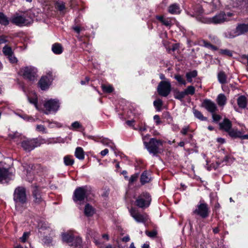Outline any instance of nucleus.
I'll list each match as a JSON object with an SVG mask.
<instances>
[{"mask_svg":"<svg viewBox=\"0 0 248 248\" xmlns=\"http://www.w3.org/2000/svg\"><path fill=\"white\" fill-rule=\"evenodd\" d=\"M154 120L156 125H158L161 124V121H160V117L158 115H155L154 116Z\"/></svg>","mask_w":248,"mask_h":248,"instance_id":"052dcab7","label":"nucleus"},{"mask_svg":"<svg viewBox=\"0 0 248 248\" xmlns=\"http://www.w3.org/2000/svg\"><path fill=\"white\" fill-rule=\"evenodd\" d=\"M204 10L203 9V6L200 4H195L192 8V14H189L192 17H194L197 20L203 23L204 20L207 19L203 16ZM189 15V14H188Z\"/></svg>","mask_w":248,"mask_h":248,"instance_id":"9b49d317","label":"nucleus"},{"mask_svg":"<svg viewBox=\"0 0 248 248\" xmlns=\"http://www.w3.org/2000/svg\"><path fill=\"white\" fill-rule=\"evenodd\" d=\"M19 116L21 118H23L24 120L26 121H30L32 119V118L30 117L29 116L26 115H19Z\"/></svg>","mask_w":248,"mask_h":248,"instance_id":"338daca9","label":"nucleus"},{"mask_svg":"<svg viewBox=\"0 0 248 248\" xmlns=\"http://www.w3.org/2000/svg\"><path fill=\"white\" fill-rule=\"evenodd\" d=\"M43 242L46 245H50L52 242L51 237L45 236L43 239Z\"/></svg>","mask_w":248,"mask_h":248,"instance_id":"3c124183","label":"nucleus"},{"mask_svg":"<svg viewBox=\"0 0 248 248\" xmlns=\"http://www.w3.org/2000/svg\"><path fill=\"white\" fill-rule=\"evenodd\" d=\"M151 180L150 177L149 176L148 174V172L146 171H144L141 175L140 176V183L142 185H144L145 184L148 183L150 182Z\"/></svg>","mask_w":248,"mask_h":248,"instance_id":"c756f323","label":"nucleus"},{"mask_svg":"<svg viewBox=\"0 0 248 248\" xmlns=\"http://www.w3.org/2000/svg\"><path fill=\"white\" fill-rule=\"evenodd\" d=\"M237 104L238 106L244 108L247 106V98L244 96H241L237 99Z\"/></svg>","mask_w":248,"mask_h":248,"instance_id":"7c9ffc66","label":"nucleus"},{"mask_svg":"<svg viewBox=\"0 0 248 248\" xmlns=\"http://www.w3.org/2000/svg\"><path fill=\"white\" fill-rule=\"evenodd\" d=\"M14 178V174L9 169L0 168V182L8 181Z\"/></svg>","mask_w":248,"mask_h":248,"instance_id":"aec40b11","label":"nucleus"},{"mask_svg":"<svg viewBox=\"0 0 248 248\" xmlns=\"http://www.w3.org/2000/svg\"><path fill=\"white\" fill-rule=\"evenodd\" d=\"M62 239L63 242L68 243L70 246L80 248L82 243L81 238L78 236H75L72 232L63 233Z\"/></svg>","mask_w":248,"mask_h":248,"instance_id":"39448f33","label":"nucleus"},{"mask_svg":"<svg viewBox=\"0 0 248 248\" xmlns=\"http://www.w3.org/2000/svg\"><path fill=\"white\" fill-rule=\"evenodd\" d=\"M162 105L163 102L160 99H156L154 101V105L157 111L161 110Z\"/></svg>","mask_w":248,"mask_h":248,"instance_id":"c03bdc74","label":"nucleus"},{"mask_svg":"<svg viewBox=\"0 0 248 248\" xmlns=\"http://www.w3.org/2000/svg\"><path fill=\"white\" fill-rule=\"evenodd\" d=\"M8 58L9 61L11 63H16L17 62V59L16 58V57L14 56V54H11L7 57Z\"/></svg>","mask_w":248,"mask_h":248,"instance_id":"5fc2aeb1","label":"nucleus"},{"mask_svg":"<svg viewBox=\"0 0 248 248\" xmlns=\"http://www.w3.org/2000/svg\"><path fill=\"white\" fill-rule=\"evenodd\" d=\"M246 128H242L240 130L233 128L229 132V136L233 138H240L242 140L248 139V134H245Z\"/></svg>","mask_w":248,"mask_h":248,"instance_id":"f3484780","label":"nucleus"},{"mask_svg":"<svg viewBox=\"0 0 248 248\" xmlns=\"http://www.w3.org/2000/svg\"><path fill=\"white\" fill-rule=\"evenodd\" d=\"M34 16L31 12H28L26 16L15 14L11 19V22L19 27L28 26L31 24L33 21Z\"/></svg>","mask_w":248,"mask_h":248,"instance_id":"f03ea898","label":"nucleus"},{"mask_svg":"<svg viewBox=\"0 0 248 248\" xmlns=\"http://www.w3.org/2000/svg\"><path fill=\"white\" fill-rule=\"evenodd\" d=\"M193 213L203 218H205L209 215L210 209L206 203L200 202L197 205Z\"/></svg>","mask_w":248,"mask_h":248,"instance_id":"1a4fd4ad","label":"nucleus"},{"mask_svg":"<svg viewBox=\"0 0 248 248\" xmlns=\"http://www.w3.org/2000/svg\"><path fill=\"white\" fill-rule=\"evenodd\" d=\"M193 114L197 118L199 119L201 121H206L207 118L204 117L202 112L197 109H194L193 110Z\"/></svg>","mask_w":248,"mask_h":248,"instance_id":"4c0bfd02","label":"nucleus"},{"mask_svg":"<svg viewBox=\"0 0 248 248\" xmlns=\"http://www.w3.org/2000/svg\"><path fill=\"white\" fill-rule=\"evenodd\" d=\"M8 42L7 37L5 36H0V44H4Z\"/></svg>","mask_w":248,"mask_h":248,"instance_id":"680f3d73","label":"nucleus"},{"mask_svg":"<svg viewBox=\"0 0 248 248\" xmlns=\"http://www.w3.org/2000/svg\"><path fill=\"white\" fill-rule=\"evenodd\" d=\"M57 6L59 10L62 11L65 9V5L62 2H57Z\"/></svg>","mask_w":248,"mask_h":248,"instance_id":"13d9d810","label":"nucleus"},{"mask_svg":"<svg viewBox=\"0 0 248 248\" xmlns=\"http://www.w3.org/2000/svg\"><path fill=\"white\" fill-rule=\"evenodd\" d=\"M36 129L37 131L40 132H42L43 133L46 134L47 133V131L45 126L42 124L37 125L36 127Z\"/></svg>","mask_w":248,"mask_h":248,"instance_id":"49530a36","label":"nucleus"},{"mask_svg":"<svg viewBox=\"0 0 248 248\" xmlns=\"http://www.w3.org/2000/svg\"><path fill=\"white\" fill-rule=\"evenodd\" d=\"M237 2V6H244L246 8L248 7V0H236Z\"/></svg>","mask_w":248,"mask_h":248,"instance_id":"de8ad7c7","label":"nucleus"},{"mask_svg":"<svg viewBox=\"0 0 248 248\" xmlns=\"http://www.w3.org/2000/svg\"><path fill=\"white\" fill-rule=\"evenodd\" d=\"M60 103L56 99H50L46 101L44 104L45 113L47 114L50 112H56L59 109Z\"/></svg>","mask_w":248,"mask_h":248,"instance_id":"6e6552de","label":"nucleus"},{"mask_svg":"<svg viewBox=\"0 0 248 248\" xmlns=\"http://www.w3.org/2000/svg\"><path fill=\"white\" fill-rule=\"evenodd\" d=\"M190 127L189 126H186L182 128L181 133L183 135L187 134V132L189 131Z\"/></svg>","mask_w":248,"mask_h":248,"instance_id":"6e6d98bb","label":"nucleus"},{"mask_svg":"<svg viewBox=\"0 0 248 248\" xmlns=\"http://www.w3.org/2000/svg\"><path fill=\"white\" fill-rule=\"evenodd\" d=\"M38 227L40 229H43V230H46L48 228H49L48 226H47V224L45 222H40L39 223L38 225Z\"/></svg>","mask_w":248,"mask_h":248,"instance_id":"bf43d9fd","label":"nucleus"},{"mask_svg":"<svg viewBox=\"0 0 248 248\" xmlns=\"http://www.w3.org/2000/svg\"><path fill=\"white\" fill-rule=\"evenodd\" d=\"M9 137L17 143H18L19 141L21 140V135L17 132L9 134Z\"/></svg>","mask_w":248,"mask_h":248,"instance_id":"473e14b6","label":"nucleus"},{"mask_svg":"<svg viewBox=\"0 0 248 248\" xmlns=\"http://www.w3.org/2000/svg\"><path fill=\"white\" fill-rule=\"evenodd\" d=\"M139 176L138 173H135L132 175L131 176L130 178L129 179V183L130 184H133L134 182H135L138 179Z\"/></svg>","mask_w":248,"mask_h":248,"instance_id":"8fccbe9b","label":"nucleus"},{"mask_svg":"<svg viewBox=\"0 0 248 248\" xmlns=\"http://www.w3.org/2000/svg\"><path fill=\"white\" fill-rule=\"evenodd\" d=\"M232 16V14L230 12H228L226 14L224 12H221L212 18H207V19L203 20V23L221 24L229 20V18Z\"/></svg>","mask_w":248,"mask_h":248,"instance_id":"20e7f679","label":"nucleus"},{"mask_svg":"<svg viewBox=\"0 0 248 248\" xmlns=\"http://www.w3.org/2000/svg\"><path fill=\"white\" fill-rule=\"evenodd\" d=\"M31 95H30L28 96V100L30 102V103L33 104L36 108H38L37 107V95L35 93H33Z\"/></svg>","mask_w":248,"mask_h":248,"instance_id":"f704fd0d","label":"nucleus"},{"mask_svg":"<svg viewBox=\"0 0 248 248\" xmlns=\"http://www.w3.org/2000/svg\"><path fill=\"white\" fill-rule=\"evenodd\" d=\"M94 140L97 142H100L105 145L110 147L113 151H115L116 147L112 141L108 138L100 137Z\"/></svg>","mask_w":248,"mask_h":248,"instance_id":"5701e85b","label":"nucleus"},{"mask_svg":"<svg viewBox=\"0 0 248 248\" xmlns=\"http://www.w3.org/2000/svg\"><path fill=\"white\" fill-rule=\"evenodd\" d=\"M51 124L52 125L50 126L51 127H61L62 126V124L57 122H54L53 123H52Z\"/></svg>","mask_w":248,"mask_h":248,"instance_id":"e2e57ef3","label":"nucleus"},{"mask_svg":"<svg viewBox=\"0 0 248 248\" xmlns=\"http://www.w3.org/2000/svg\"><path fill=\"white\" fill-rule=\"evenodd\" d=\"M184 91L186 95H193L195 92V89L193 86H189L184 90Z\"/></svg>","mask_w":248,"mask_h":248,"instance_id":"79ce46f5","label":"nucleus"},{"mask_svg":"<svg viewBox=\"0 0 248 248\" xmlns=\"http://www.w3.org/2000/svg\"><path fill=\"white\" fill-rule=\"evenodd\" d=\"M21 145L24 150L28 152L40 146L38 138L24 140L21 142Z\"/></svg>","mask_w":248,"mask_h":248,"instance_id":"ddd939ff","label":"nucleus"},{"mask_svg":"<svg viewBox=\"0 0 248 248\" xmlns=\"http://www.w3.org/2000/svg\"><path fill=\"white\" fill-rule=\"evenodd\" d=\"M52 51L55 54H61L63 52V48L60 44L55 43L52 46Z\"/></svg>","mask_w":248,"mask_h":248,"instance_id":"bb28decb","label":"nucleus"},{"mask_svg":"<svg viewBox=\"0 0 248 248\" xmlns=\"http://www.w3.org/2000/svg\"><path fill=\"white\" fill-rule=\"evenodd\" d=\"M145 233L148 236L151 238H154L157 235V232L155 230L152 231L151 232L146 231L145 232Z\"/></svg>","mask_w":248,"mask_h":248,"instance_id":"09e8293b","label":"nucleus"},{"mask_svg":"<svg viewBox=\"0 0 248 248\" xmlns=\"http://www.w3.org/2000/svg\"><path fill=\"white\" fill-rule=\"evenodd\" d=\"M101 87L103 91L105 93H110L113 91V88L110 85H102Z\"/></svg>","mask_w":248,"mask_h":248,"instance_id":"37998d69","label":"nucleus"},{"mask_svg":"<svg viewBox=\"0 0 248 248\" xmlns=\"http://www.w3.org/2000/svg\"><path fill=\"white\" fill-rule=\"evenodd\" d=\"M197 71L196 70H193L187 73L186 75V77L187 81L189 83H191L192 81V78L197 77Z\"/></svg>","mask_w":248,"mask_h":248,"instance_id":"72a5a7b5","label":"nucleus"},{"mask_svg":"<svg viewBox=\"0 0 248 248\" xmlns=\"http://www.w3.org/2000/svg\"><path fill=\"white\" fill-rule=\"evenodd\" d=\"M212 114V118L214 122H217L221 119V116L217 114L215 112Z\"/></svg>","mask_w":248,"mask_h":248,"instance_id":"4d7b16f0","label":"nucleus"},{"mask_svg":"<svg viewBox=\"0 0 248 248\" xmlns=\"http://www.w3.org/2000/svg\"><path fill=\"white\" fill-rule=\"evenodd\" d=\"M130 215L138 223H145L148 219V216L146 214H140L135 208H131L129 210Z\"/></svg>","mask_w":248,"mask_h":248,"instance_id":"2eb2a0df","label":"nucleus"},{"mask_svg":"<svg viewBox=\"0 0 248 248\" xmlns=\"http://www.w3.org/2000/svg\"><path fill=\"white\" fill-rule=\"evenodd\" d=\"M174 78L181 84L186 85V82L182 76L180 75H176L174 76Z\"/></svg>","mask_w":248,"mask_h":248,"instance_id":"a18cd8bd","label":"nucleus"},{"mask_svg":"<svg viewBox=\"0 0 248 248\" xmlns=\"http://www.w3.org/2000/svg\"><path fill=\"white\" fill-rule=\"evenodd\" d=\"M171 129L174 131H178L179 130V127L177 124H171Z\"/></svg>","mask_w":248,"mask_h":248,"instance_id":"0e129e2a","label":"nucleus"},{"mask_svg":"<svg viewBox=\"0 0 248 248\" xmlns=\"http://www.w3.org/2000/svg\"><path fill=\"white\" fill-rule=\"evenodd\" d=\"M201 106L211 113L215 112L217 109L216 104L210 99H204L202 102Z\"/></svg>","mask_w":248,"mask_h":248,"instance_id":"6ab92c4d","label":"nucleus"},{"mask_svg":"<svg viewBox=\"0 0 248 248\" xmlns=\"http://www.w3.org/2000/svg\"><path fill=\"white\" fill-rule=\"evenodd\" d=\"M30 235V233L28 232H24L23 235L22 237L20 238V240L22 242H25L28 238L29 237Z\"/></svg>","mask_w":248,"mask_h":248,"instance_id":"864d4df0","label":"nucleus"},{"mask_svg":"<svg viewBox=\"0 0 248 248\" xmlns=\"http://www.w3.org/2000/svg\"><path fill=\"white\" fill-rule=\"evenodd\" d=\"M90 188L87 186L77 187L74 191L73 200L77 204H81L88 197Z\"/></svg>","mask_w":248,"mask_h":248,"instance_id":"7ed1b4c3","label":"nucleus"},{"mask_svg":"<svg viewBox=\"0 0 248 248\" xmlns=\"http://www.w3.org/2000/svg\"><path fill=\"white\" fill-rule=\"evenodd\" d=\"M75 155L78 159L83 160L84 158V154L83 149L80 147H77L75 151Z\"/></svg>","mask_w":248,"mask_h":248,"instance_id":"c85d7f7f","label":"nucleus"},{"mask_svg":"<svg viewBox=\"0 0 248 248\" xmlns=\"http://www.w3.org/2000/svg\"><path fill=\"white\" fill-rule=\"evenodd\" d=\"M171 84L169 80L161 81L159 82L157 91L160 96H167L171 92Z\"/></svg>","mask_w":248,"mask_h":248,"instance_id":"9d476101","label":"nucleus"},{"mask_svg":"<svg viewBox=\"0 0 248 248\" xmlns=\"http://www.w3.org/2000/svg\"><path fill=\"white\" fill-rule=\"evenodd\" d=\"M142 136L144 145L150 154L156 155L161 153V147H162L163 143V140L156 138H151L147 142L146 140L148 139L149 135L144 136L142 135Z\"/></svg>","mask_w":248,"mask_h":248,"instance_id":"f257e3e1","label":"nucleus"},{"mask_svg":"<svg viewBox=\"0 0 248 248\" xmlns=\"http://www.w3.org/2000/svg\"><path fill=\"white\" fill-rule=\"evenodd\" d=\"M156 18L161 22L164 25L170 28L173 24L175 19L171 18H165L163 16H157Z\"/></svg>","mask_w":248,"mask_h":248,"instance_id":"4be33fe9","label":"nucleus"},{"mask_svg":"<svg viewBox=\"0 0 248 248\" xmlns=\"http://www.w3.org/2000/svg\"><path fill=\"white\" fill-rule=\"evenodd\" d=\"M9 23L8 17L2 13H0V24L7 26Z\"/></svg>","mask_w":248,"mask_h":248,"instance_id":"e433bc0d","label":"nucleus"},{"mask_svg":"<svg viewBox=\"0 0 248 248\" xmlns=\"http://www.w3.org/2000/svg\"><path fill=\"white\" fill-rule=\"evenodd\" d=\"M248 32V24H240L236 27L234 34H232L231 32H228L225 33V37L227 38H232L235 36H239Z\"/></svg>","mask_w":248,"mask_h":248,"instance_id":"4468645a","label":"nucleus"},{"mask_svg":"<svg viewBox=\"0 0 248 248\" xmlns=\"http://www.w3.org/2000/svg\"><path fill=\"white\" fill-rule=\"evenodd\" d=\"M227 101V98L224 94L220 93L218 95L217 98V102L219 106H224Z\"/></svg>","mask_w":248,"mask_h":248,"instance_id":"cd10ccee","label":"nucleus"},{"mask_svg":"<svg viewBox=\"0 0 248 248\" xmlns=\"http://www.w3.org/2000/svg\"><path fill=\"white\" fill-rule=\"evenodd\" d=\"M84 212L86 216L92 217L95 213V209L90 204L87 203L85 205Z\"/></svg>","mask_w":248,"mask_h":248,"instance_id":"a878e982","label":"nucleus"},{"mask_svg":"<svg viewBox=\"0 0 248 248\" xmlns=\"http://www.w3.org/2000/svg\"><path fill=\"white\" fill-rule=\"evenodd\" d=\"M168 11L171 15H178L180 14L181 10L178 4L173 3L169 6Z\"/></svg>","mask_w":248,"mask_h":248,"instance_id":"b1692460","label":"nucleus"},{"mask_svg":"<svg viewBox=\"0 0 248 248\" xmlns=\"http://www.w3.org/2000/svg\"><path fill=\"white\" fill-rule=\"evenodd\" d=\"M63 161L66 166H72L74 163V160L73 158V156L68 155L64 157Z\"/></svg>","mask_w":248,"mask_h":248,"instance_id":"c9c22d12","label":"nucleus"},{"mask_svg":"<svg viewBox=\"0 0 248 248\" xmlns=\"http://www.w3.org/2000/svg\"><path fill=\"white\" fill-rule=\"evenodd\" d=\"M151 202V197L147 192H143L140 195L136 200V205L140 208H144L148 207Z\"/></svg>","mask_w":248,"mask_h":248,"instance_id":"423d86ee","label":"nucleus"},{"mask_svg":"<svg viewBox=\"0 0 248 248\" xmlns=\"http://www.w3.org/2000/svg\"><path fill=\"white\" fill-rule=\"evenodd\" d=\"M52 80V72L49 71L46 76H43L39 80V85L40 88L42 90H46L49 87Z\"/></svg>","mask_w":248,"mask_h":248,"instance_id":"dca6fc26","label":"nucleus"},{"mask_svg":"<svg viewBox=\"0 0 248 248\" xmlns=\"http://www.w3.org/2000/svg\"><path fill=\"white\" fill-rule=\"evenodd\" d=\"M2 52L4 55L7 57L11 54H13V51H12V48L7 45L3 47Z\"/></svg>","mask_w":248,"mask_h":248,"instance_id":"ea45409f","label":"nucleus"},{"mask_svg":"<svg viewBox=\"0 0 248 248\" xmlns=\"http://www.w3.org/2000/svg\"><path fill=\"white\" fill-rule=\"evenodd\" d=\"M217 78L219 83L224 84L226 82L227 76L224 72L220 71L217 74Z\"/></svg>","mask_w":248,"mask_h":248,"instance_id":"2f4dec72","label":"nucleus"},{"mask_svg":"<svg viewBox=\"0 0 248 248\" xmlns=\"http://www.w3.org/2000/svg\"><path fill=\"white\" fill-rule=\"evenodd\" d=\"M147 126L146 125H144L143 126H140L138 129L140 132L142 133V132L147 131Z\"/></svg>","mask_w":248,"mask_h":248,"instance_id":"69168bd1","label":"nucleus"},{"mask_svg":"<svg viewBox=\"0 0 248 248\" xmlns=\"http://www.w3.org/2000/svg\"><path fill=\"white\" fill-rule=\"evenodd\" d=\"M186 96L185 91L179 92L176 91L174 92V97L175 98L182 100Z\"/></svg>","mask_w":248,"mask_h":248,"instance_id":"a19ab883","label":"nucleus"},{"mask_svg":"<svg viewBox=\"0 0 248 248\" xmlns=\"http://www.w3.org/2000/svg\"><path fill=\"white\" fill-rule=\"evenodd\" d=\"M231 122L227 118L224 119L222 122L219 124V127L221 130L225 131L229 134V132L232 129Z\"/></svg>","mask_w":248,"mask_h":248,"instance_id":"412c9836","label":"nucleus"},{"mask_svg":"<svg viewBox=\"0 0 248 248\" xmlns=\"http://www.w3.org/2000/svg\"><path fill=\"white\" fill-rule=\"evenodd\" d=\"M78 128H79L81 131L84 130V128L82 126V125L78 121H76L73 123L71 125L70 129L74 130Z\"/></svg>","mask_w":248,"mask_h":248,"instance_id":"58836bf2","label":"nucleus"},{"mask_svg":"<svg viewBox=\"0 0 248 248\" xmlns=\"http://www.w3.org/2000/svg\"><path fill=\"white\" fill-rule=\"evenodd\" d=\"M37 70L32 66H27L22 68L20 73L25 79L30 81H33L36 78Z\"/></svg>","mask_w":248,"mask_h":248,"instance_id":"0eeeda50","label":"nucleus"},{"mask_svg":"<svg viewBox=\"0 0 248 248\" xmlns=\"http://www.w3.org/2000/svg\"><path fill=\"white\" fill-rule=\"evenodd\" d=\"M14 200L16 202L24 203L27 200L26 189L24 187L19 186L14 191Z\"/></svg>","mask_w":248,"mask_h":248,"instance_id":"f8f14e48","label":"nucleus"},{"mask_svg":"<svg viewBox=\"0 0 248 248\" xmlns=\"http://www.w3.org/2000/svg\"><path fill=\"white\" fill-rule=\"evenodd\" d=\"M220 52L223 55H225L228 56H232V52L231 51L228 49H220Z\"/></svg>","mask_w":248,"mask_h":248,"instance_id":"603ef678","label":"nucleus"},{"mask_svg":"<svg viewBox=\"0 0 248 248\" xmlns=\"http://www.w3.org/2000/svg\"><path fill=\"white\" fill-rule=\"evenodd\" d=\"M108 149H105L100 152V154L102 156H104L107 155L108 154Z\"/></svg>","mask_w":248,"mask_h":248,"instance_id":"774afa93","label":"nucleus"},{"mask_svg":"<svg viewBox=\"0 0 248 248\" xmlns=\"http://www.w3.org/2000/svg\"><path fill=\"white\" fill-rule=\"evenodd\" d=\"M32 194L34 203L40 204L44 202V200L41 195V189L40 187L36 185L33 186Z\"/></svg>","mask_w":248,"mask_h":248,"instance_id":"a211bd4d","label":"nucleus"},{"mask_svg":"<svg viewBox=\"0 0 248 248\" xmlns=\"http://www.w3.org/2000/svg\"><path fill=\"white\" fill-rule=\"evenodd\" d=\"M38 142L39 145L43 144H55L59 142V139L58 138H51L47 139H45L42 138H38Z\"/></svg>","mask_w":248,"mask_h":248,"instance_id":"393cba45","label":"nucleus"}]
</instances>
